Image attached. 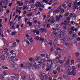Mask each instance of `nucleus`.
Masks as SVG:
<instances>
[{"label": "nucleus", "instance_id": "obj_31", "mask_svg": "<svg viewBox=\"0 0 80 80\" xmlns=\"http://www.w3.org/2000/svg\"><path fill=\"white\" fill-rule=\"evenodd\" d=\"M30 2H29V4H31V3H35V0H30Z\"/></svg>", "mask_w": 80, "mask_h": 80}, {"label": "nucleus", "instance_id": "obj_52", "mask_svg": "<svg viewBox=\"0 0 80 80\" xmlns=\"http://www.w3.org/2000/svg\"><path fill=\"white\" fill-rule=\"evenodd\" d=\"M23 10H25L27 8V6H24L23 7Z\"/></svg>", "mask_w": 80, "mask_h": 80}, {"label": "nucleus", "instance_id": "obj_38", "mask_svg": "<svg viewBox=\"0 0 80 80\" xmlns=\"http://www.w3.org/2000/svg\"><path fill=\"white\" fill-rule=\"evenodd\" d=\"M49 0H43V3H47Z\"/></svg>", "mask_w": 80, "mask_h": 80}, {"label": "nucleus", "instance_id": "obj_12", "mask_svg": "<svg viewBox=\"0 0 80 80\" xmlns=\"http://www.w3.org/2000/svg\"><path fill=\"white\" fill-rule=\"evenodd\" d=\"M40 62L41 63H42L43 65H45L46 63V62H45V59H41V61H40Z\"/></svg>", "mask_w": 80, "mask_h": 80}, {"label": "nucleus", "instance_id": "obj_53", "mask_svg": "<svg viewBox=\"0 0 80 80\" xmlns=\"http://www.w3.org/2000/svg\"><path fill=\"white\" fill-rule=\"evenodd\" d=\"M22 18V16H19L18 18V20H20V19H21V18Z\"/></svg>", "mask_w": 80, "mask_h": 80}, {"label": "nucleus", "instance_id": "obj_55", "mask_svg": "<svg viewBox=\"0 0 80 80\" xmlns=\"http://www.w3.org/2000/svg\"><path fill=\"white\" fill-rule=\"evenodd\" d=\"M4 51H5V53H6V52H7L8 51V48H6L4 49Z\"/></svg>", "mask_w": 80, "mask_h": 80}, {"label": "nucleus", "instance_id": "obj_42", "mask_svg": "<svg viewBox=\"0 0 80 80\" xmlns=\"http://www.w3.org/2000/svg\"><path fill=\"white\" fill-rule=\"evenodd\" d=\"M66 39H67L68 42H69V41L70 40V37H69V36H67L66 37Z\"/></svg>", "mask_w": 80, "mask_h": 80}, {"label": "nucleus", "instance_id": "obj_1", "mask_svg": "<svg viewBox=\"0 0 80 80\" xmlns=\"http://www.w3.org/2000/svg\"><path fill=\"white\" fill-rule=\"evenodd\" d=\"M16 76V77L15 76H11L9 78H7V80H13L15 78H17L16 79V80H17L18 79V74L17 73H16L15 74H14Z\"/></svg>", "mask_w": 80, "mask_h": 80}, {"label": "nucleus", "instance_id": "obj_18", "mask_svg": "<svg viewBox=\"0 0 80 80\" xmlns=\"http://www.w3.org/2000/svg\"><path fill=\"white\" fill-rule=\"evenodd\" d=\"M38 66L39 68H40L41 67V66L42 65V63H41V62L40 61H38Z\"/></svg>", "mask_w": 80, "mask_h": 80}, {"label": "nucleus", "instance_id": "obj_11", "mask_svg": "<svg viewBox=\"0 0 80 80\" xmlns=\"http://www.w3.org/2000/svg\"><path fill=\"white\" fill-rule=\"evenodd\" d=\"M40 2H36V7H37V8H38L39 7H40Z\"/></svg>", "mask_w": 80, "mask_h": 80}, {"label": "nucleus", "instance_id": "obj_9", "mask_svg": "<svg viewBox=\"0 0 80 80\" xmlns=\"http://www.w3.org/2000/svg\"><path fill=\"white\" fill-rule=\"evenodd\" d=\"M32 67V64L31 63H28V66L26 67V68H29Z\"/></svg>", "mask_w": 80, "mask_h": 80}, {"label": "nucleus", "instance_id": "obj_48", "mask_svg": "<svg viewBox=\"0 0 80 80\" xmlns=\"http://www.w3.org/2000/svg\"><path fill=\"white\" fill-rule=\"evenodd\" d=\"M80 55V54L79 53V52H77L76 53V56L77 57L79 55Z\"/></svg>", "mask_w": 80, "mask_h": 80}, {"label": "nucleus", "instance_id": "obj_58", "mask_svg": "<svg viewBox=\"0 0 80 80\" xmlns=\"http://www.w3.org/2000/svg\"><path fill=\"white\" fill-rule=\"evenodd\" d=\"M55 56H57V55H58V52H55Z\"/></svg>", "mask_w": 80, "mask_h": 80}, {"label": "nucleus", "instance_id": "obj_15", "mask_svg": "<svg viewBox=\"0 0 80 80\" xmlns=\"http://www.w3.org/2000/svg\"><path fill=\"white\" fill-rule=\"evenodd\" d=\"M59 60V57H57L54 59V61L56 62V63H58V61Z\"/></svg>", "mask_w": 80, "mask_h": 80}, {"label": "nucleus", "instance_id": "obj_33", "mask_svg": "<svg viewBox=\"0 0 80 80\" xmlns=\"http://www.w3.org/2000/svg\"><path fill=\"white\" fill-rule=\"evenodd\" d=\"M69 63H70V61L67 60V61L66 63L65 64V65H68Z\"/></svg>", "mask_w": 80, "mask_h": 80}, {"label": "nucleus", "instance_id": "obj_16", "mask_svg": "<svg viewBox=\"0 0 80 80\" xmlns=\"http://www.w3.org/2000/svg\"><path fill=\"white\" fill-rule=\"evenodd\" d=\"M10 63H11L12 65H13V64H15V60L14 59H12L10 61Z\"/></svg>", "mask_w": 80, "mask_h": 80}, {"label": "nucleus", "instance_id": "obj_5", "mask_svg": "<svg viewBox=\"0 0 80 80\" xmlns=\"http://www.w3.org/2000/svg\"><path fill=\"white\" fill-rule=\"evenodd\" d=\"M66 32V31L65 30H63L60 33V37L61 38L63 37V36H64V35H65V32Z\"/></svg>", "mask_w": 80, "mask_h": 80}, {"label": "nucleus", "instance_id": "obj_6", "mask_svg": "<svg viewBox=\"0 0 80 80\" xmlns=\"http://www.w3.org/2000/svg\"><path fill=\"white\" fill-rule=\"evenodd\" d=\"M42 77L44 78V79H47V76L46 75V74L45 73H42Z\"/></svg>", "mask_w": 80, "mask_h": 80}, {"label": "nucleus", "instance_id": "obj_61", "mask_svg": "<svg viewBox=\"0 0 80 80\" xmlns=\"http://www.w3.org/2000/svg\"><path fill=\"white\" fill-rule=\"evenodd\" d=\"M26 43L27 44V45H30V42L28 40L27 41Z\"/></svg>", "mask_w": 80, "mask_h": 80}, {"label": "nucleus", "instance_id": "obj_62", "mask_svg": "<svg viewBox=\"0 0 80 80\" xmlns=\"http://www.w3.org/2000/svg\"><path fill=\"white\" fill-rule=\"evenodd\" d=\"M12 5V2L9 3V4L8 6H9V7H11Z\"/></svg>", "mask_w": 80, "mask_h": 80}, {"label": "nucleus", "instance_id": "obj_47", "mask_svg": "<svg viewBox=\"0 0 80 80\" xmlns=\"http://www.w3.org/2000/svg\"><path fill=\"white\" fill-rule=\"evenodd\" d=\"M59 62L60 63L62 64L63 63V60H60L58 62V63Z\"/></svg>", "mask_w": 80, "mask_h": 80}, {"label": "nucleus", "instance_id": "obj_43", "mask_svg": "<svg viewBox=\"0 0 80 80\" xmlns=\"http://www.w3.org/2000/svg\"><path fill=\"white\" fill-rule=\"evenodd\" d=\"M73 10H76V9H78V6H74L73 7Z\"/></svg>", "mask_w": 80, "mask_h": 80}, {"label": "nucleus", "instance_id": "obj_54", "mask_svg": "<svg viewBox=\"0 0 80 80\" xmlns=\"http://www.w3.org/2000/svg\"><path fill=\"white\" fill-rule=\"evenodd\" d=\"M9 25H10V26H11L12 25H13V22H11L9 23Z\"/></svg>", "mask_w": 80, "mask_h": 80}, {"label": "nucleus", "instance_id": "obj_50", "mask_svg": "<svg viewBox=\"0 0 80 80\" xmlns=\"http://www.w3.org/2000/svg\"><path fill=\"white\" fill-rule=\"evenodd\" d=\"M29 40L30 43H32V42H33V40H32V38H30L29 39Z\"/></svg>", "mask_w": 80, "mask_h": 80}, {"label": "nucleus", "instance_id": "obj_51", "mask_svg": "<svg viewBox=\"0 0 80 80\" xmlns=\"http://www.w3.org/2000/svg\"><path fill=\"white\" fill-rule=\"evenodd\" d=\"M46 17H47V16L46 15L43 16V20H45Z\"/></svg>", "mask_w": 80, "mask_h": 80}, {"label": "nucleus", "instance_id": "obj_60", "mask_svg": "<svg viewBox=\"0 0 80 80\" xmlns=\"http://www.w3.org/2000/svg\"><path fill=\"white\" fill-rule=\"evenodd\" d=\"M54 32H56V33H57V32H58V29H56Z\"/></svg>", "mask_w": 80, "mask_h": 80}, {"label": "nucleus", "instance_id": "obj_46", "mask_svg": "<svg viewBox=\"0 0 80 80\" xmlns=\"http://www.w3.org/2000/svg\"><path fill=\"white\" fill-rule=\"evenodd\" d=\"M49 44L50 46H52V40H50L49 41Z\"/></svg>", "mask_w": 80, "mask_h": 80}, {"label": "nucleus", "instance_id": "obj_7", "mask_svg": "<svg viewBox=\"0 0 80 80\" xmlns=\"http://www.w3.org/2000/svg\"><path fill=\"white\" fill-rule=\"evenodd\" d=\"M48 64L49 65H52V66H53V63H52V62L50 60H49L47 62Z\"/></svg>", "mask_w": 80, "mask_h": 80}, {"label": "nucleus", "instance_id": "obj_34", "mask_svg": "<svg viewBox=\"0 0 80 80\" xmlns=\"http://www.w3.org/2000/svg\"><path fill=\"white\" fill-rule=\"evenodd\" d=\"M72 71H75V70H76L75 67L74 66H72Z\"/></svg>", "mask_w": 80, "mask_h": 80}, {"label": "nucleus", "instance_id": "obj_8", "mask_svg": "<svg viewBox=\"0 0 80 80\" xmlns=\"http://www.w3.org/2000/svg\"><path fill=\"white\" fill-rule=\"evenodd\" d=\"M56 71H57L58 72H62V69L60 68V67H58L56 69Z\"/></svg>", "mask_w": 80, "mask_h": 80}, {"label": "nucleus", "instance_id": "obj_13", "mask_svg": "<svg viewBox=\"0 0 80 80\" xmlns=\"http://www.w3.org/2000/svg\"><path fill=\"white\" fill-rule=\"evenodd\" d=\"M17 5H18L20 7L23 5V3L20 2V1H18L17 3Z\"/></svg>", "mask_w": 80, "mask_h": 80}, {"label": "nucleus", "instance_id": "obj_63", "mask_svg": "<svg viewBox=\"0 0 80 80\" xmlns=\"http://www.w3.org/2000/svg\"><path fill=\"white\" fill-rule=\"evenodd\" d=\"M73 15H75V14H71L70 15V17H73Z\"/></svg>", "mask_w": 80, "mask_h": 80}, {"label": "nucleus", "instance_id": "obj_19", "mask_svg": "<svg viewBox=\"0 0 80 80\" xmlns=\"http://www.w3.org/2000/svg\"><path fill=\"white\" fill-rule=\"evenodd\" d=\"M0 59L1 60H5V57L4 56H1L0 57Z\"/></svg>", "mask_w": 80, "mask_h": 80}, {"label": "nucleus", "instance_id": "obj_45", "mask_svg": "<svg viewBox=\"0 0 80 80\" xmlns=\"http://www.w3.org/2000/svg\"><path fill=\"white\" fill-rule=\"evenodd\" d=\"M17 33V32H12L11 34V35H15Z\"/></svg>", "mask_w": 80, "mask_h": 80}, {"label": "nucleus", "instance_id": "obj_10", "mask_svg": "<svg viewBox=\"0 0 80 80\" xmlns=\"http://www.w3.org/2000/svg\"><path fill=\"white\" fill-rule=\"evenodd\" d=\"M12 67L15 69V68H18V65L15 63L12 64Z\"/></svg>", "mask_w": 80, "mask_h": 80}, {"label": "nucleus", "instance_id": "obj_37", "mask_svg": "<svg viewBox=\"0 0 80 80\" xmlns=\"http://www.w3.org/2000/svg\"><path fill=\"white\" fill-rule=\"evenodd\" d=\"M44 42L45 44H46V45H49V43H48V41H47V40H45L44 41Z\"/></svg>", "mask_w": 80, "mask_h": 80}, {"label": "nucleus", "instance_id": "obj_28", "mask_svg": "<svg viewBox=\"0 0 80 80\" xmlns=\"http://www.w3.org/2000/svg\"><path fill=\"white\" fill-rule=\"evenodd\" d=\"M60 10L58 9L55 10L54 12L55 13H58V12H60Z\"/></svg>", "mask_w": 80, "mask_h": 80}, {"label": "nucleus", "instance_id": "obj_14", "mask_svg": "<svg viewBox=\"0 0 80 80\" xmlns=\"http://www.w3.org/2000/svg\"><path fill=\"white\" fill-rule=\"evenodd\" d=\"M75 71H72L70 72V73L69 74L70 75H75V74H76V72H75Z\"/></svg>", "mask_w": 80, "mask_h": 80}, {"label": "nucleus", "instance_id": "obj_35", "mask_svg": "<svg viewBox=\"0 0 80 80\" xmlns=\"http://www.w3.org/2000/svg\"><path fill=\"white\" fill-rule=\"evenodd\" d=\"M40 31L42 33H43V32L45 31V29H44V28H42L40 30Z\"/></svg>", "mask_w": 80, "mask_h": 80}, {"label": "nucleus", "instance_id": "obj_23", "mask_svg": "<svg viewBox=\"0 0 80 80\" xmlns=\"http://www.w3.org/2000/svg\"><path fill=\"white\" fill-rule=\"evenodd\" d=\"M21 78L22 80H26V76H22L21 77Z\"/></svg>", "mask_w": 80, "mask_h": 80}, {"label": "nucleus", "instance_id": "obj_57", "mask_svg": "<svg viewBox=\"0 0 80 80\" xmlns=\"http://www.w3.org/2000/svg\"><path fill=\"white\" fill-rule=\"evenodd\" d=\"M44 40V39H43V38H40V40H41V41H42V42H43Z\"/></svg>", "mask_w": 80, "mask_h": 80}, {"label": "nucleus", "instance_id": "obj_20", "mask_svg": "<svg viewBox=\"0 0 80 80\" xmlns=\"http://www.w3.org/2000/svg\"><path fill=\"white\" fill-rule=\"evenodd\" d=\"M51 69L50 67L48 66H47V70L46 71L47 72H48Z\"/></svg>", "mask_w": 80, "mask_h": 80}, {"label": "nucleus", "instance_id": "obj_56", "mask_svg": "<svg viewBox=\"0 0 80 80\" xmlns=\"http://www.w3.org/2000/svg\"><path fill=\"white\" fill-rule=\"evenodd\" d=\"M58 72H57V71H53V73H54V74H57V73H58Z\"/></svg>", "mask_w": 80, "mask_h": 80}, {"label": "nucleus", "instance_id": "obj_30", "mask_svg": "<svg viewBox=\"0 0 80 80\" xmlns=\"http://www.w3.org/2000/svg\"><path fill=\"white\" fill-rule=\"evenodd\" d=\"M4 78L3 76L2 75H0V79L1 80H3L4 79Z\"/></svg>", "mask_w": 80, "mask_h": 80}, {"label": "nucleus", "instance_id": "obj_2", "mask_svg": "<svg viewBox=\"0 0 80 80\" xmlns=\"http://www.w3.org/2000/svg\"><path fill=\"white\" fill-rule=\"evenodd\" d=\"M58 34L55 32H54L52 35V38L54 39V41H57L58 40Z\"/></svg>", "mask_w": 80, "mask_h": 80}, {"label": "nucleus", "instance_id": "obj_29", "mask_svg": "<svg viewBox=\"0 0 80 80\" xmlns=\"http://www.w3.org/2000/svg\"><path fill=\"white\" fill-rule=\"evenodd\" d=\"M2 68L3 70H7L8 69V67H5V66H2Z\"/></svg>", "mask_w": 80, "mask_h": 80}, {"label": "nucleus", "instance_id": "obj_39", "mask_svg": "<svg viewBox=\"0 0 80 80\" xmlns=\"http://www.w3.org/2000/svg\"><path fill=\"white\" fill-rule=\"evenodd\" d=\"M39 58H40L39 56H37L35 59L36 61H38V60H39Z\"/></svg>", "mask_w": 80, "mask_h": 80}, {"label": "nucleus", "instance_id": "obj_22", "mask_svg": "<svg viewBox=\"0 0 80 80\" xmlns=\"http://www.w3.org/2000/svg\"><path fill=\"white\" fill-rule=\"evenodd\" d=\"M66 4H62V8H63L64 7V9H65V8H66L67 7V6H66Z\"/></svg>", "mask_w": 80, "mask_h": 80}, {"label": "nucleus", "instance_id": "obj_40", "mask_svg": "<svg viewBox=\"0 0 80 80\" xmlns=\"http://www.w3.org/2000/svg\"><path fill=\"white\" fill-rule=\"evenodd\" d=\"M68 75H70V68H68Z\"/></svg>", "mask_w": 80, "mask_h": 80}, {"label": "nucleus", "instance_id": "obj_27", "mask_svg": "<svg viewBox=\"0 0 80 80\" xmlns=\"http://www.w3.org/2000/svg\"><path fill=\"white\" fill-rule=\"evenodd\" d=\"M64 11H65V10H64V9H63V8L61 9L60 13H62V14H63L64 12Z\"/></svg>", "mask_w": 80, "mask_h": 80}, {"label": "nucleus", "instance_id": "obj_17", "mask_svg": "<svg viewBox=\"0 0 80 80\" xmlns=\"http://www.w3.org/2000/svg\"><path fill=\"white\" fill-rule=\"evenodd\" d=\"M70 18L68 17L66 19V20H65V21H66L67 23H70Z\"/></svg>", "mask_w": 80, "mask_h": 80}, {"label": "nucleus", "instance_id": "obj_64", "mask_svg": "<svg viewBox=\"0 0 80 80\" xmlns=\"http://www.w3.org/2000/svg\"><path fill=\"white\" fill-rule=\"evenodd\" d=\"M78 68H80V63H79L78 64Z\"/></svg>", "mask_w": 80, "mask_h": 80}, {"label": "nucleus", "instance_id": "obj_41", "mask_svg": "<svg viewBox=\"0 0 80 80\" xmlns=\"http://www.w3.org/2000/svg\"><path fill=\"white\" fill-rule=\"evenodd\" d=\"M37 67H38V66L36 64H34V68H35V69H37Z\"/></svg>", "mask_w": 80, "mask_h": 80}, {"label": "nucleus", "instance_id": "obj_26", "mask_svg": "<svg viewBox=\"0 0 80 80\" xmlns=\"http://www.w3.org/2000/svg\"><path fill=\"white\" fill-rule=\"evenodd\" d=\"M29 60L31 62H33V60H34V59L33 58L31 57L29 58Z\"/></svg>", "mask_w": 80, "mask_h": 80}, {"label": "nucleus", "instance_id": "obj_24", "mask_svg": "<svg viewBox=\"0 0 80 80\" xmlns=\"http://www.w3.org/2000/svg\"><path fill=\"white\" fill-rule=\"evenodd\" d=\"M64 15L63 14H62V13H60L59 15V18H62L63 17Z\"/></svg>", "mask_w": 80, "mask_h": 80}, {"label": "nucleus", "instance_id": "obj_3", "mask_svg": "<svg viewBox=\"0 0 80 80\" xmlns=\"http://www.w3.org/2000/svg\"><path fill=\"white\" fill-rule=\"evenodd\" d=\"M66 40V39L65 38H62L61 39V41L62 43H64V45H65L66 46H67L68 45V43L67 42H65V41Z\"/></svg>", "mask_w": 80, "mask_h": 80}, {"label": "nucleus", "instance_id": "obj_36", "mask_svg": "<svg viewBox=\"0 0 80 80\" xmlns=\"http://www.w3.org/2000/svg\"><path fill=\"white\" fill-rule=\"evenodd\" d=\"M71 30L73 31V32H74V31H75V28L74 27L71 26Z\"/></svg>", "mask_w": 80, "mask_h": 80}, {"label": "nucleus", "instance_id": "obj_21", "mask_svg": "<svg viewBox=\"0 0 80 80\" xmlns=\"http://www.w3.org/2000/svg\"><path fill=\"white\" fill-rule=\"evenodd\" d=\"M51 23H53L55 22V19L54 18H51Z\"/></svg>", "mask_w": 80, "mask_h": 80}, {"label": "nucleus", "instance_id": "obj_49", "mask_svg": "<svg viewBox=\"0 0 80 80\" xmlns=\"http://www.w3.org/2000/svg\"><path fill=\"white\" fill-rule=\"evenodd\" d=\"M41 57H45V54H41Z\"/></svg>", "mask_w": 80, "mask_h": 80}, {"label": "nucleus", "instance_id": "obj_32", "mask_svg": "<svg viewBox=\"0 0 80 80\" xmlns=\"http://www.w3.org/2000/svg\"><path fill=\"white\" fill-rule=\"evenodd\" d=\"M67 22L66 21H65L64 22H62L61 23L62 25H66L67 24Z\"/></svg>", "mask_w": 80, "mask_h": 80}, {"label": "nucleus", "instance_id": "obj_59", "mask_svg": "<svg viewBox=\"0 0 80 80\" xmlns=\"http://www.w3.org/2000/svg\"><path fill=\"white\" fill-rule=\"evenodd\" d=\"M77 1H74V5H77Z\"/></svg>", "mask_w": 80, "mask_h": 80}, {"label": "nucleus", "instance_id": "obj_4", "mask_svg": "<svg viewBox=\"0 0 80 80\" xmlns=\"http://www.w3.org/2000/svg\"><path fill=\"white\" fill-rule=\"evenodd\" d=\"M15 57H16V54L13 53L9 55V57L10 58H12V59H13V58H14Z\"/></svg>", "mask_w": 80, "mask_h": 80}, {"label": "nucleus", "instance_id": "obj_25", "mask_svg": "<svg viewBox=\"0 0 80 80\" xmlns=\"http://www.w3.org/2000/svg\"><path fill=\"white\" fill-rule=\"evenodd\" d=\"M56 20L57 21V22H59V21L60 20V18H59L58 16H57Z\"/></svg>", "mask_w": 80, "mask_h": 80}, {"label": "nucleus", "instance_id": "obj_44", "mask_svg": "<svg viewBox=\"0 0 80 80\" xmlns=\"http://www.w3.org/2000/svg\"><path fill=\"white\" fill-rule=\"evenodd\" d=\"M72 17H73L72 18V19L73 20H75V19L76 18V16H75V14H74V15Z\"/></svg>", "mask_w": 80, "mask_h": 80}]
</instances>
